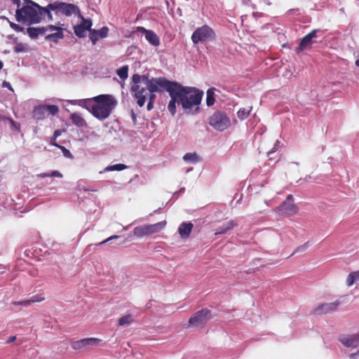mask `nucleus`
I'll return each instance as SVG.
<instances>
[{
	"label": "nucleus",
	"mask_w": 359,
	"mask_h": 359,
	"mask_svg": "<svg viewBox=\"0 0 359 359\" xmlns=\"http://www.w3.org/2000/svg\"><path fill=\"white\" fill-rule=\"evenodd\" d=\"M46 15H47L49 20L53 19L48 6L43 8L32 1H28L26 6L17 9L15 17L18 22L27 21L29 24H34L39 22Z\"/></svg>",
	"instance_id": "nucleus-1"
},
{
	"label": "nucleus",
	"mask_w": 359,
	"mask_h": 359,
	"mask_svg": "<svg viewBox=\"0 0 359 359\" xmlns=\"http://www.w3.org/2000/svg\"><path fill=\"white\" fill-rule=\"evenodd\" d=\"M91 100H93L96 104H93L89 111L99 120L107 118L110 116L112 109L116 105V100L111 95H100L93 97L91 100H86L84 102L88 104Z\"/></svg>",
	"instance_id": "nucleus-2"
},
{
	"label": "nucleus",
	"mask_w": 359,
	"mask_h": 359,
	"mask_svg": "<svg viewBox=\"0 0 359 359\" xmlns=\"http://www.w3.org/2000/svg\"><path fill=\"white\" fill-rule=\"evenodd\" d=\"M180 104L187 113L196 114L201 102L203 92L192 87H184L177 83Z\"/></svg>",
	"instance_id": "nucleus-3"
},
{
	"label": "nucleus",
	"mask_w": 359,
	"mask_h": 359,
	"mask_svg": "<svg viewBox=\"0 0 359 359\" xmlns=\"http://www.w3.org/2000/svg\"><path fill=\"white\" fill-rule=\"evenodd\" d=\"M34 208L31 203H0V217L10 215L20 217Z\"/></svg>",
	"instance_id": "nucleus-4"
},
{
	"label": "nucleus",
	"mask_w": 359,
	"mask_h": 359,
	"mask_svg": "<svg viewBox=\"0 0 359 359\" xmlns=\"http://www.w3.org/2000/svg\"><path fill=\"white\" fill-rule=\"evenodd\" d=\"M144 88H147L150 95L151 94H154V93L161 91L163 90H166L168 91L171 87H175V82L170 81L164 77L152 79L144 77Z\"/></svg>",
	"instance_id": "nucleus-5"
},
{
	"label": "nucleus",
	"mask_w": 359,
	"mask_h": 359,
	"mask_svg": "<svg viewBox=\"0 0 359 359\" xmlns=\"http://www.w3.org/2000/svg\"><path fill=\"white\" fill-rule=\"evenodd\" d=\"M209 124L216 130L223 131L231 125V121L226 113L217 111L209 118Z\"/></svg>",
	"instance_id": "nucleus-6"
},
{
	"label": "nucleus",
	"mask_w": 359,
	"mask_h": 359,
	"mask_svg": "<svg viewBox=\"0 0 359 359\" xmlns=\"http://www.w3.org/2000/svg\"><path fill=\"white\" fill-rule=\"evenodd\" d=\"M215 38V34L214 30L206 25L197 28L191 35V40L194 44L208 40H212Z\"/></svg>",
	"instance_id": "nucleus-7"
},
{
	"label": "nucleus",
	"mask_w": 359,
	"mask_h": 359,
	"mask_svg": "<svg viewBox=\"0 0 359 359\" xmlns=\"http://www.w3.org/2000/svg\"><path fill=\"white\" fill-rule=\"evenodd\" d=\"M48 10L60 12L66 16H70L72 14L78 13L81 15L80 10L78 6L72 4L60 1H55L48 5Z\"/></svg>",
	"instance_id": "nucleus-8"
},
{
	"label": "nucleus",
	"mask_w": 359,
	"mask_h": 359,
	"mask_svg": "<svg viewBox=\"0 0 359 359\" xmlns=\"http://www.w3.org/2000/svg\"><path fill=\"white\" fill-rule=\"evenodd\" d=\"M59 111V107L55 104L39 105L35 107L33 110V118L36 121H41L46 118V114L55 115Z\"/></svg>",
	"instance_id": "nucleus-9"
},
{
	"label": "nucleus",
	"mask_w": 359,
	"mask_h": 359,
	"mask_svg": "<svg viewBox=\"0 0 359 359\" xmlns=\"http://www.w3.org/2000/svg\"><path fill=\"white\" fill-rule=\"evenodd\" d=\"M211 318L210 311L203 309L195 313L189 320L190 325L198 327L205 324Z\"/></svg>",
	"instance_id": "nucleus-10"
},
{
	"label": "nucleus",
	"mask_w": 359,
	"mask_h": 359,
	"mask_svg": "<svg viewBox=\"0 0 359 359\" xmlns=\"http://www.w3.org/2000/svg\"><path fill=\"white\" fill-rule=\"evenodd\" d=\"M100 341L101 339L95 337L85 338L73 341L71 346L74 350L88 349L97 346Z\"/></svg>",
	"instance_id": "nucleus-11"
},
{
	"label": "nucleus",
	"mask_w": 359,
	"mask_h": 359,
	"mask_svg": "<svg viewBox=\"0 0 359 359\" xmlns=\"http://www.w3.org/2000/svg\"><path fill=\"white\" fill-rule=\"evenodd\" d=\"M144 84L141 86H131V91L134 93V97L137 100V103L140 107H143L145 104L146 98L149 97V93L144 87Z\"/></svg>",
	"instance_id": "nucleus-12"
},
{
	"label": "nucleus",
	"mask_w": 359,
	"mask_h": 359,
	"mask_svg": "<svg viewBox=\"0 0 359 359\" xmlns=\"http://www.w3.org/2000/svg\"><path fill=\"white\" fill-rule=\"evenodd\" d=\"M318 32H319L318 29H313L310 33L304 36L301 40L298 47L296 48V51L299 53L310 48L311 45L316 42L313 39L317 36Z\"/></svg>",
	"instance_id": "nucleus-13"
},
{
	"label": "nucleus",
	"mask_w": 359,
	"mask_h": 359,
	"mask_svg": "<svg viewBox=\"0 0 359 359\" xmlns=\"http://www.w3.org/2000/svg\"><path fill=\"white\" fill-rule=\"evenodd\" d=\"M177 86V83L175 82V87H171L168 89V92L171 97L168 106V109L172 115H175L176 113V102H178L180 103V95H179V90Z\"/></svg>",
	"instance_id": "nucleus-14"
},
{
	"label": "nucleus",
	"mask_w": 359,
	"mask_h": 359,
	"mask_svg": "<svg viewBox=\"0 0 359 359\" xmlns=\"http://www.w3.org/2000/svg\"><path fill=\"white\" fill-rule=\"evenodd\" d=\"M49 32H55L46 36V40L57 43L60 39H63V29L55 25H49Z\"/></svg>",
	"instance_id": "nucleus-15"
},
{
	"label": "nucleus",
	"mask_w": 359,
	"mask_h": 359,
	"mask_svg": "<svg viewBox=\"0 0 359 359\" xmlns=\"http://www.w3.org/2000/svg\"><path fill=\"white\" fill-rule=\"evenodd\" d=\"M339 305V301H335L331 303H325L317 306L314 310L315 314H325L330 311H335L337 307Z\"/></svg>",
	"instance_id": "nucleus-16"
},
{
	"label": "nucleus",
	"mask_w": 359,
	"mask_h": 359,
	"mask_svg": "<svg viewBox=\"0 0 359 359\" xmlns=\"http://www.w3.org/2000/svg\"><path fill=\"white\" fill-rule=\"evenodd\" d=\"M109 28L107 27H102L100 29L90 30L89 38L92 43L95 45L100 39H103L107 36Z\"/></svg>",
	"instance_id": "nucleus-17"
},
{
	"label": "nucleus",
	"mask_w": 359,
	"mask_h": 359,
	"mask_svg": "<svg viewBox=\"0 0 359 359\" xmlns=\"http://www.w3.org/2000/svg\"><path fill=\"white\" fill-rule=\"evenodd\" d=\"M139 30L144 34L145 39L150 44L154 46H158L160 44L159 38L154 31L147 29L144 27H139Z\"/></svg>",
	"instance_id": "nucleus-18"
},
{
	"label": "nucleus",
	"mask_w": 359,
	"mask_h": 359,
	"mask_svg": "<svg viewBox=\"0 0 359 359\" xmlns=\"http://www.w3.org/2000/svg\"><path fill=\"white\" fill-rule=\"evenodd\" d=\"M339 341L346 347L355 348L359 346V334L341 337Z\"/></svg>",
	"instance_id": "nucleus-19"
},
{
	"label": "nucleus",
	"mask_w": 359,
	"mask_h": 359,
	"mask_svg": "<svg viewBox=\"0 0 359 359\" xmlns=\"http://www.w3.org/2000/svg\"><path fill=\"white\" fill-rule=\"evenodd\" d=\"M297 207L294 203H280L277 208L278 212L283 215H291L296 212Z\"/></svg>",
	"instance_id": "nucleus-20"
},
{
	"label": "nucleus",
	"mask_w": 359,
	"mask_h": 359,
	"mask_svg": "<svg viewBox=\"0 0 359 359\" xmlns=\"http://www.w3.org/2000/svg\"><path fill=\"white\" fill-rule=\"evenodd\" d=\"M44 299V297H40L39 295H34L27 299H23L20 301L13 302L12 304L15 306H22L27 307L32 303L41 302Z\"/></svg>",
	"instance_id": "nucleus-21"
},
{
	"label": "nucleus",
	"mask_w": 359,
	"mask_h": 359,
	"mask_svg": "<svg viewBox=\"0 0 359 359\" xmlns=\"http://www.w3.org/2000/svg\"><path fill=\"white\" fill-rule=\"evenodd\" d=\"M193 224L191 222H182L179 228L178 232L182 238H187L189 236L190 233L193 229Z\"/></svg>",
	"instance_id": "nucleus-22"
},
{
	"label": "nucleus",
	"mask_w": 359,
	"mask_h": 359,
	"mask_svg": "<svg viewBox=\"0 0 359 359\" xmlns=\"http://www.w3.org/2000/svg\"><path fill=\"white\" fill-rule=\"evenodd\" d=\"M236 226V223L230 220L227 222L226 223L224 224L222 226L218 227L216 229L215 235H222V234H226L229 230L233 229Z\"/></svg>",
	"instance_id": "nucleus-23"
},
{
	"label": "nucleus",
	"mask_w": 359,
	"mask_h": 359,
	"mask_svg": "<svg viewBox=\"0 0 359 359\" xmlns=\"http://www.w3.org/2000/svg\"><path fill=\"white\" fill-rule=\"evenodd\" d=\"M147 231H148V235L159 232L162 230L165 226V222H160L154 224H148L145 225Z\"/></svg>",
	"instance_id": "nucleus-24"
},
{
	"label": "nucleus",
	"mask_w": 359,
	"mask_h": 359,
	"mask_svg": "<svg viewBox=\"0 0 359 359\" xmlns=\"http://www.w3.org/2000/svg\"><path fill=\"white\" fill-rule=\"evenodd\" d=\"M70 119L72 123L77 127H83L86 126V122L84 118L78 113H73L70 116Z\"/></svg>",
	"instance_id": "nucleus-25"
},
{
	"label": "nucleus",
	"mask_w": 359,
	"mask_h": 359,
	"mask_svg": "<svg viewBox=\"0 0 359 359\" xmlns=\"http://www.w3.org/2000/svg\"><path fill=\"white\" fill-rule=\"evenodd\" d=\"M133 234L134 236L140 238L148 235V231H147L146 226H136L133 229Z\"/></svg>",
	"instance_id": "nucleus-26"
},
{
	"label": "nucleus",
	"mask_w": 359,
	"mask_h": 359,
	"mask_svg": "<svg viewBox=\"0 0 359 359\" xmlns=\"http://www.w3.org/2000/svg\"><path fill=\"white\" fill-rule=\"evenodd\" d=\"M117 75L122 80H125L128 76V66L124 65L116 70Z\"/></svg>",
	"instance_id": "nucleus-27"
},
{
	"label": "nucleus",
	"mask_w": 359,
	"mask_h": 359,
	"mask_svg": "<svg viewBox=\"0 0 359 359\" xmlns=\"http://www.w3.org/2000/svg\"><path fill=\"white\" fill-rule=\"evenodd\" d=\"M215 103L214 89L210 88L207 91L206 104L208 107L213 105Z\"/></svg>",
	"instance_id": "nucleus-28"
},
{
	"label": "nucleus",
	"mask_w": 359,
	"mask_h": 359,
	"mask_svg": "<svg viewBox=\"0 0 359 359\" xmlns=\"http://www.w3.org/2000/svg\"><path fill=\"white\" fill-rule=\"evenodd\" d=\"M133 320V317L131 315H126L118 320V325L120 326H128L129 325Z\"/></svg>",
	"instance_id": "nucleus-29"
},
{
	"label": "nucleus",
	"mask_w": 359,
	"mask_h": 359,
	"mask_svg": "<svg viewBox=\"0 0 359 359\" xmlns=\"http://www.w3.org/2000/svg\"><path fill=\"white\" fill-rule=\"evenodd\" d=\"M183 159L187 162L196 163L198 161V156L196 153H187L183 156Z\"/></svg>",
	"instance_id": "nucleus-30"
},
{
	"label": "nucleus",
	"mask_w": 359,
	"mask_h": 359,
	"mask_svg": "<svg viewBox=\"0 0 359 359\" xmlns=\"http://www.w3.org/2000/svg\"><path fill=\"white\" fill-rule=\"evenodd\" d=\"M74 30L75 34L79 38H83L86 35L87 31L80 25L74 26Z\"/></svg>",
	"instance_id": "nucleus-31"
},
{
	"label": "nucleus",
	"mask_w": 359,
	"mask_h": 359,
	"mask_svg": "<svg viewBox=\"0 0 359 359\" xmlns=\"http://www.w3.org/2000/svg\"><path fill=\"white\" fill-rule=\"evenodd\" d=\"M126 168H127V166L125 164L118 163V164L107 166L104 169V170L105 171H114V170L121 171V170L126 169Z\"/></svg>",
	"instance_id": "nucleus-32"
},
{
	"label": "nucleus",
	"mask_w": 359,
	"mask_h": 359,
	"mask_svg": "<svg viewBox=\"0 0 359 359\" xmlns=\"http://www.w3.org/2000/svg\"><path fill=\"white\" fill-rule=\"evenodd\" d=\"M82 22L80 24L86 31H89L90 32V30H92L90 28L92 27L93 22L92 20L90 18L85 19L83 16H81Z\"/></svg>",
	"instance_id": "nucleus-33"
},
{
	"label": "nucleus",
	"mask_w": 359,
	"mask_h": 359,
	"mask_svg": "<svg viewBox=\"0 0 359 359\" xmlns=\"http://www.w3.org/2000/svg\"><path fill=\"white\" fill-rule=\"evenodd\" d=\"M133 84L132 86H141L144 84V77L142 78L139 74H133L132 77Z\"/></svg>",
	"instance_id": "nucleus-34"
},
{
	"label": "nucleus",
	"mask_w": 359,
	"mask_h": 359,
	"mask_svg": "<svg viewBox=\"0 0 359 359\" xmlns=\"http://www.w3.org/2000/svg\"><path fill=\"white\" fill-rule=\"evenodd\" d=\"M250 110L248 109H245V108L240 109L238 110V111L237 112L238 117L240 119L243 120L248 117V116L250 114Z\"/></svg>",
	"instance_id": "nucleus-35"
},
{
	"label": "nucleus",
	"mask_w": 359,
	"mask_h": 359,
	"mask_svg": "<svg viewBox=\"0 0 359 359\" xmlns=\"http://www.w3.org/2000/svg\"><path fill=\"white\" fill-rule=\"evenodd\" d=\"M27 32L32 39H36L39 36L38 29H36V27H28L27 29Z\"/></svg>",
	"instance_id": "nucleus-36"
},
{
	"label": "nucleus",
	"mask_w": 359,
	"mask_h": 359,
	"mask_svg": "<svg viewBox=\"0 0 359 359\" xmlns=\"http://www.w3.org/2000/svg\"><path fill=\"white\" fill-rule=\"evenodd\" d=\"M156 99V95L155 94H151L149 97V102L147 104V108L148 111L151 110L154 108V102Z\"/></svg>",
	"instance_id": "nucleus-37"
},
{
	"label": "nucleus",
	"mask_w": 359,
	"mask_h": 359,
	"mask_svg": "<svg viewBox=\"0 0 359 359\" xmlns=\"http://www.w3.org/2000/svg\"><path fill=\"white\" fill-rule=\"evenodd\" d=\"M5 121H8L10 123L11 126L13 127L15 129H16L18 131L20 130V123H16L12 118L6 116Z\"/></svg>",
	"instance_id": "nucleus-38"
},
{
	"label": "nucleus",
	"mask_w": 359,
	"mask_h": 359,
	"mask_svg": "<svg viewBox=\"0 0 359 359\" xmlns=\"http://www.w3.org/2000/svg\"><path fill=\"white\" fill-rule=\"evenodd\" d=\"M309 245V242H306L304 244H303L302 245L297 247L296 248V250H294V252L292 253V255H294V253H297V252L305 251L308 248Z\"/></svg>",
	"instance_id": "nucleus-39"
},
{
	"label": "nucleus",
	"mask_w": 359,
	"mask_h": 359,
	"mask_svg": "<svg viewBox=\"0 0 359 359\" xmlns=\"http://www.w3.org/2000/svg\"><path fill=\"white\" fill-rule=\"evenodd\" d=\"M58 148H60L62 150L65 156H66L67 158H72V155L70 151L68 150L67 149H66L65 147L60 146Z\"/></svg>",
	"instance_id": "nucleus-40"
},
{
	"label": "nucleus",
	"mask_w": 359,
	"mask_h": 359,
	"mask_svg": "<svg viewBox=\"0 0 359 359\" xmlns=\"http://www.w3.org/2000/svg\"><path fill=\"white\" fill-rule=\"evenodd\" d=\"M10 27L14 29L15 32H20L23 31V27H20L19 25H17L14 22H10Z\"/></svg>",
	"instance_id": "nucleus-41"
},
{
	"label": "nucleus",
	"mask_w": 359,
	"mask_h": 359,
	"mask_svg": "<svg viewBox=\"0 0 359 359\" xmlns=\"http://www.w3.org/2000/svg\"><path fill=\"white\" fill-rule=\"evenodd\" d=\"M36 29H38V35L45 34L47 32H49V25L47 27H36Z\"/></svg>",
	"instance_id": "nucleus-42"
},
{
	"label": "nucleus",
	"mask_w": 359,
	"mask_h": 359,
	"mask_svg": "<svg viewBox=\"0 0 359 359\" xmlns=\"http://www.w3.org/2000/svg\"><path fill=\"white\" fill-rule=\"evenodd\" d=\"M119 238H120V236H112L109 237L106 240H104V241H103L102 242H100L99 243L96 244V245H103V244H104V243H107V242H109L110 241H112V240H114V239H118Z\"/></svg>",
	"instance_id": "nucleus-43"
},
{
	"label": "nucleus",
	"mask_w": 359,
	"mask_h": 359,
	"mask_svg": "<svg viewBox=\"0 0 359 359\" xmlns=\"http://www.w3.org/2000/svg\"><path fill=\"white\" fill-rule=\"evenodd\" d=\"M355 280L354 277L352 276L351 273H349L346 279L347 285L349 287L351 286L355 283Z\"/></svg>",
	"instance_id": "nucleus-44"
},
{
	"label": "nucleus",
	"mask_w": 359,
	"mask_h": 359,
	"mask_svg": "<svg viewBox=\"0 0 359 359\" xmlns=\"http://www.w3.org/2000/svg\"><path fill=\"white\" fill-rule=\"evenodd\" d=\"M64 132L62 130H55L53 133L54 140H56L57 137L61 135L62 133Z\"/></svg>",
	"instance_id": "nucleus-45"
},
{
	"label": "nucleus",
	"mask_w": 359,
	"mask_h": 359,
	"mask_svg": "<svg viewBox=\"0 0 359 359\" xmlns=\"http://www.w3.org/2000/svg\"><path fill=\"white\" fill-rule=\"evenodd\" d=\"M278 144L279 142L277 141L273 148L267 153L268 156H270L273 153H274L277 150Z\"/></svg>",
	"instance_id": "nucleus-46"
},
{
	"label": "nucleus",
	"mask_w": 359,
	"mask_h": 359,
	"mask_svg": "<svg viewBox=\"0 0 359 359\" xmlns=\"http://www.w3.org/2000/svg\"><path fill=\"white\" fill-rule=\"evenodd\" d=\"M50 177H62V175L59 171L55 170L50 174Z\"/></svg>",
	"instance_id": "nucleus-47"
},
{
	"label": "nucleus",
	"mask_w": 359,
	"mask_h": 359,
	"mask_svg": "<svg viewBox=\"0 0 359 359\" xmlns=\"http://www.w3.org/2000/svg\"><path fill=\"white\" fill-rule=\"evenodd\" d=\"M352 276L354 277L355 281L359 280V270L356 271H353L351 273Z\"/></svg>",
	"instance_id": "nucleus-48"
},
{
	"label": "nucleus",
	"mask_w": 359,
	"mask_h": 359,
	"mask_svg": "<svg viewBox=\"0 0 359 359\" xmlns=\"http://www.w3.org/2000/svg\"><path fill=\"white\" fill-rule=\"evenodd\" d=\"M2 86H3V87H6L11 90H13L12 86L9 82L4 81Z\"/></svg>",
	"instance_id": "nucleus-49"
},
{
	"label": "nucleus",
	"mask_w": 359,
	"mask_h": 359,
	"mask_svg": "<svg viewBox=\"0 0 359 359\" xmlns=\"http://www.w3.org/2000/svg\"><path fill=\"white\" fill-rule=\"evenodd\" d=\"M16 339V337L15 336H11L10 337L7 341H6V344H11L12 342H13Z\"/></svg>",
	"instance_id": "nucleus-50"
},
{
	"label": "nucleus",
	"mask_w": 359,
	"mask_h": 359,
	"mask_svg": "<svg viewBox=\"0 0 359 359\" xmlns=\"http://www.w3.org/2000/svg\"><path fill=\"white\" fill-rule=\"evenodd\" d=\"M50 144L55 147H59L60 145L57 144L56 140H54V137L53 136L50 140Z\"/></svg>",
	"instance_id": "nucleus-51"
},
{
	"label": "nucleus",
	"mask_w": 359,
	"mask_h": 359,
	"mask_svg": "<svg viewBox=\"0 0 359 359\" xmlns=\"http://www.w3.org/2000/svg\"><path fill=\"white\" fill-rule=\"evenodd\" d=\"M292 201H293V196L292 194H289L284 202H290Z\"/></svg>",
	"instance_id": "nucleus-52"
},
{
	"label": "nucleus",
	"mask_w": 359,
	"mask_h": 359,
	"mask_svg": "<svg viewBox=\"0 0 359 359\" xmlns=\"http://www.w3.org/2000/svg\"><path fill=\"white\" fill-rule=\"evenodd\" d=\"M358 356H359V351H357L356 353H351V354L350 355V357H351V358H353V359H355V358H356L357 357H358Z\"/></svg>",
	"instance_id": "nucleus-53"
},
{
	"label": "nucleus",
	"mask_w": 359,
	"mask_h": 359,
	"mask_svg": "<svg viewBox=\"0 0 359 359\" xmlns=\"http://www.w3.org/2000/svg\"><path fill=\"white\" fill-rule=\"evenodd\" d=\"M12 2L14 4H16L18 6V7L20 6V0H11Z\"/></svg>",
	"instance_id": "nucleus-54"
},
{
	"label": "nucleus",
	"mask_w": 359,
	"mask_h": 359,
	"mask_svg": "<svg viewBox=\"0 0 359 359\" xmlns=\"http://www.w3.org/2000/svg\"><path fill=\"white\" fill-rule=\"evenodd\" d=\"M39 176L41 177H50V174L41 173V174L39 175Z\"/></svg>",
	"instance_id": "nucleus-55"
},
{
	"label": "nucleus",
	"mask_w": 359,
	"mask_h": 359,
	"mask_svg": "<svg viewBox=\"0 0 359 359\" xmlns=\"http://www.w3.org/2000/svg\"><path fill=\"white\" fill-rule=\"evenodd\" d=\"M5 120H6V116H0V121H5Z\"/></svg>",
	"instance_id": "nucleus-56"
},
{
	"label": "nucleus",
	"mask_w": 359,
	"mask_h": 359,
	"mask_svg": "<svg viewBox=\"0 0 359 359\" xmlns=\"http://www.w3.org/2000/svg\"><path fill=\"white\" fill-rule=\"evenodd\" d=\"M3 66H4V64H3V62L0 60V70L3 68Z\"/></svg>",
	"instance_id": "nucleus-57"
},
{
	"label": "nucleus",
	"mask_w": 359,
	"mask_h": 359,
	"mask_svg": "<svg viewBox=\"0 0 359 359\" xmlns=\"http://www.w3.org/2000/svg\"><path fill=\"white\" fill-rule=\"evenodd\" d=\"M355 65H356V66L359 67V60H357L355 61Z\"/></svg>",
	"instance_id": "nucleus-58"
},
{
	"label": "nucleus",
	"mask_w": 359,
	"mask_h": 359,
	"mask_svg": "<svg viewBox=\"0 0 359 359\" xmlns=\"http://www.w3.org/2000/svg\"><path fill=\"white\" fill-rule=\"evenodd\" d=\"M15 52L18 53V52L20 51V49H19V48H18L16 47V48H15Z\"/></svg>",
	"instance_id": "nucleus-59"
},
{
	"label": "nucleus",
	"mask_w": 359,
	"mask_h": 359,
	"mask_svg": "<svg viewBox=\"0 0 359 359\" xmlns=\"http://www.w3.org/2000/svg\"><path fill=\"white\" fill-rule=\"evenodd\" d=\"M128 226H125V227L123 228V230H127V229H128Z\"/></svg>",
	"instance_id": "nucleus-60"
},
{
	"label": "nucleus",
	"mask_w": 359,
	"mask_h": 359,
	"mask_svg": "<svg viewBox=\"0 0 359 359\" xmlns=\"http://www.w3.org/2000/svg\"><path fill=\"white\" fill-rule=\"evenodd\" d=\"M160 209H161V208H158V210H155V211H154V212H155V213H156V212H158V211L160 210Z\"/></svg>",
	"instance_id": "nucleus-61"
}]
</instances>
